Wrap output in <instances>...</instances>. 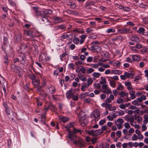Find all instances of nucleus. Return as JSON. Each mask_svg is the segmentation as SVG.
Listing matches in <instances>:
<instances>
[{
	"label": "nucleus",
	"mask_w": 148,
	"mask_h": 148,
	"mask_svg": "<svg viewBox=\"0 0 148 148\" xmlns=\"http://www.w3.org/2000/svg\"><path fill=\"white\" fill-rule=\"evenodd\" d=\"M82 130L79 129H77L75 128H73V131L71 132L69 131L68 133V137L71 140H74V138L77 137L76 134L77 133H81Z\"/></svg>",
	"instance_id": "nucleus-1"
},
{
	"label": "nucleus",
	"mask_w": 148,
	"mask_h": 148,
	"mask_svg": "<svg viewBox=\"0 0 148 148\" xmlns=\"http://www.w3.org/2000/svg\"><path fill=\"white\" fill-rule=\"evenodd\" d=\"M87 47L90 50L94 52H99L101 50V47L98 45H94L89 46V45H88Z\"/></svg>",
	"instance_id": "nucleus-2"
},
{
	"label": "nucleus",
	"mask_w": 148,
	"mask_h": 148,
	"mask_svg": "<svg viewBox=\"0 0 148 148\" xmlns=\"http://www.w3.org/2000/svg\"><path fill=\"white\" fill-rule=\"evenodd\" d=\"M73 140V143L76 145L77 144L79 145L80 147H82L84 146V143L83 142L81 138H79L77 140H75L74 138Z\"/></svg>",
	"instance_id": "nucleus-3"
},
{
	"label": "nucleus",
	"mask_w": 148,
	"mask_h": 148,
	"mask_svg": "<svg viewBox=\"0 0 148 148\" xmlns=\"http://www.w3.org/2000/svg\"><path fill=\"white\" fill-rule=\"evenodd\" d=\"M100 130H92L89 132V134L90 135H93L95 136H97L98 135H100L103 133L102 131L99 132Z\"/></svg>",
	"instance_id": "nucleus-4"
},
{
	"label": "nucleus",
	"mask_w": 148,
	"mask_h": 148,
	"mask_svg": "<svg viewBox=\"0 0 148 148\" xmlns=\"http://www.w3.org/2000/svg\"><path fill=\"white\" fill-rule=\"evenodd\" d=\"M121 33L122 34H128L131 33L132 30L129 28H125L121 30Z\"/></svg>",
	"instance_id": "nucleus-5"
},
{
	"label": "nucleus",
	"mask_w": 148,
	"mask_h": 148,
	"mask_svg": "<svg viewBox=\"0 0 148 148\" xmlns=\"http://www.w3.org/2000/svg\"><path fill=\"white\" fill-rule=\"evenodd\" d=\"M73 94L74 93L71 90L67 91L66 93V98L69 99L71 98Z\"/></svg>",
	"instance_id": "nucleus-6"
},
{
	"label": "nucleus",
	"mask_w": 148,
	"mask_h": 148,
	"mask_svg": "<svg viewBox=\"0 0 148 148\" xmlns=\"http://www.w3.org/2000/svg\"><path fill=\"white\" fill-rule=\"evenodd\" d=\"M130 40L133 41L138 43L140 42V39L138 37L132 36L130 38Z\"/></svg>",
	"instance_id": "nucleus-7"
},
{
	"label": "nucleus",
	"mask_w": 148,
	"mask_h": 148,
	"mask_svg": "<svg viewBox=\"0 0 148 148\" xmlns=\"http://www.w3.org/2000/svg\"><path fill=\"white\" fill-rule=\"evenodd\" d=\"M123 37L121 36H117L115 38H112L111 40L112 42H114L115 41L117 40L121 41L122 40Z\"/></svg>",
	"instance_id": "nucleus-8"
},
{
	"label": "nucleus",
	"mask_w": 148,
	"mask_h": 148,
	"mask_svg": "<svg viewBox=\"0 0 148 148\" xmlns=\"http://www.w3.org/2000/svg\"><path fill=\"white\" fill-rule=\"evenodd\" d=\"M60 121H62L65 123L69 120V119L68 117H66L64 116H60L59 118Z\"/></svg>",
	"instance_id": "nucleus-9"
},
{
	"label": "nucleus",
	"mask_w": 148,
	"mask_h": 148,
	"mask_svg": "<svg viewBox=\"0 0 148 148\" xmlns=\"http://www.w3.org/2000/svg\"><path fill=\"white\" fill-rule=\"evenodd\" d=\"M124 74L127 78H130L131 76H133L134 75V73L131 71H129V72H125Z\"/></svg>",
	"instance_id": "nucleus-10"
},
{
	"label": "nucleus",
	"mask_w": 148,
	"mask_h": 148,
	"mask_svg": "<svg viewBox=\"0 0 148 148\" xmlns=\"http://www.w3.org/2000/svg\"><path fill=\"white\" fill-rule=\"evenodd\" d=\"M25 34L27 36L32 38H33L34 37V36L33 35V31L31 30L27 31L25 32Z\"/></svg>",
	"instance_id": "nucleus-11"
},
{
	"label": "nucleus",
	"mask_w": 148,
	"mask_h": 148,
	"mask_svg": "<svg viewBox=\"0 0 148 148\" xmlns=\"http://www.w3.org/2000/svg\"><path fill=\"white\" fill-rule=\"evenodd\" d=\"M94 2L93 1L89 2L88 3H86L85 7L86 8L88 9H91V7L90 5L94 4Z\"/></svg>",
	"instance_id": "nucleus-12"
},
{
	"label": "nucleus",
	"mask_w": 148,
	"mask_h": 148,
	"mask_svg": "<svg viewBox=\"0 0 148 148\" xmlns=\"http://www.w3.org/2000/svg\"><path fill=\"white\" fill-rule=\"evenodd\" d=\"M122 73L121 71L119 70H112L111 71V74H114L119 75Z\"/></svg>",
	"instance_id": "nucleus-13"
},
{
	"label": "nucleus",
	"mask_w": 148,
	"mask_h": 148,
	"mask_svg": "<svg viewBox=\"0 0 148 148\" xmlns=\"http://www.w3.org/2000/svg\"><path fill=\"white\" fill-rule=\"evenodd\" d=\"M78 76L81 80L84 82L86 81L87 80L86 78L84 77L83 75L81 73L79 74L78 75Z\"/></svg>",
	"instance_id": "nucleus-14"
},
{
	"label": "nucleus",
	"mask_w": 148,
	"mask_h": 148,
	"mask_svg": "<svg viewBox=\"0 0 148 148\" xmlns=\"http://www.w3.org/2000/svg\"><path fill=\"white\" fill-rule=\"evenodd\" d=\"M22 35L20 34H18L15 35L14 37L15 39L17 42H18L20 40L21 37Z\"/></svg>",
	"instance_id": "nucleus-15"
},
{
	"label": "nucleus",
	"mask_w": 148,
	"mask_h": 148,
	"mask_svg": "<svg viewBox=\"0 0 148 148\" xmlns=\"http://www.w3.org/2000/svg\"><path fill=\"white\" fill-rule=\"evenodd\" d=\"M113 108L112 109V107L111 105L108 103V105H107L106 109V108H108V110L110 111H112L116 110V108L115 106H113Z\"/></svg>",
	"instance_id": "nucleus-16"
},
{
	"label": "nucleus",
	"mask_w": 148,
	"mask_h": 148,
	"mask_svg": "<svg viewBox=\"0 0 148 148\" xmlns=\"http://www.w3.org/2000/svg\"><path fill=\"white\" fill-rule=\"evenodd\" d=\"M84 85L82 86L81 88V90L83 91H84L86 90V88H88L89 86L86 84V83H83Z\"/></svg>",
	"instance_id": "nucleus-17"
},
{
	"label": "nucleus",
	"mask_w": 148,
	"mask_h": 148,
	"mask_svg": "<svg viewBox=\"0 0 148 148\" xmlns=\"http://www.w3.org/2000/svg\"><path fill=\"white\" fill-rule=\"evenodd\" d=\"M53 19L55 21H57L58 22H61L63 21L62 18L61 17L54 16L53 17Z\"/></svg>",
	"instance_id": "nucleus-18"
},
{
	"label": "nucleus",
	"mask_w": 148,
	"mask_h": 148,
	"mask_svg": "<svg viewBox=\"0 0 148 148\" xmlns=\"http://www.w3.org/2000/svg\"><path fill=\"white\" fill-rule=\"evenodd\" d=\"M32 84L35 86H38L40 84V82L38 80L36 79H34L32 81Z\"/></svg>",
	"instance_id": "nucleus-19"
},
{
	"label": "nucleus",
	"mask_w": 148,
	"mask_h": 148,
	"mask_svg": "<svg viewBox=\"0 0 148 148\" xmlns=\"http://www.w3.org/2000/svg\"><path fill=\"white\" fill-rule=\"evenodd\" d=\"M56 29H60L61 30H65L66 29L65 26L63 25H61L58 26H56Z\"/></svg>",
	"instance_id": "nucleus-20"
},
{
	"label": "nucleus",
	"mask_w": 148,
	"mask_h": 148,
	"mask_svg": "<svg viewBox=\"0 0 148 148\" xmlns=\"http://www.w3.org/2000/svg\"><path fill=\"white\" fill-rule=\"evenodd\" d=\"M101 56L105 58H108L109 57V53L106 51H103L101 52Z\"/></svg>",
	"instance_id": "nucleus-21"
},
{
	"label": "nucleus",
	"mask_w": 148,
	"mask_h": 148,
	"mask_svg": "<svg viewBox=\"0 0 148 148\" xmlns=\"http://www.w3.org/2000/svg\"><path fill=\"white\" fill-rule=\"evenodd\" d=\"M4 62L6 64H8L9 63L8 57V56L6 55L4 56Z\"/></svg>",
	"instance_id": "nucleus-22"
},
{
	"label": "nucleus",
	"mask_w": 148,
	"mask_h": 148,
	"mask_svg": "<svg viewBox=\"0 0 148 148\" xmlns=\"http://www.w3.org/2000/svg\"><path fill=\"white\" fill-rule=\"evenodd\" d=\"M135 92L134 91H132L129 92V94L131 95V97L132 99H134L136 97L135 95Z\"/></svg>",
	"instance_id": "nucleus-23"
},
{
	"label": "nucleus",
	"mask_w": 148,
	"mask_h": 148,
	"mask_svg": "<svg viewBox=\"0 0 148 148\" xmlns=\"http://www.w3.org/2000/svg\"><path fill=\"white\" fill-rule=\"evenodd\" d=\"M132 59L134 61H138L140 60L139 56L137 55L133 56H132Z\"/></svg>",
	"instance_id": "nucleus-24"
},
{
	"label": "nucleus",
	"mask_w": 148,
	"mask_h": 148,
	"mask_svg": "<svg viewBox=\"0 0 148 148\" xmlns=\"http://www.w3.org/2000/svg\"><path fill=\"white\" fill-rule=\"evenodd\" d=\"M49 108L51 111H55L56 110L55 107L51 104H50L49 106Z\"/></svg>",
	"instance_id": "nucleus-25"
},
{
	"label": "nucleus",
	"mask_w": 148,
	"mask_h": 148,
	"mask_svg": "<svg viewBox=\"0 0 148 148\" xmlns=\"http://www.w3.org/2000/svg\"><path fill=\"white\" fill-rule=\"evenodd\" d=\"M110 86L113 88L115 87L116 86V84L114 80H111L110 82Z\"/></svg>",
	"instance_id": "nucleus-26"
},
{
	"label": "nucleus",
	"mask_w": 148,
	"mask_h": 148,
	"mask_svg": "<svg viewBox=\"0 0 148 148\" xmlns=\"http://www.w3.org/2000/svg\"><path fill=\"white\" fill-rule=\"evenodd\" d=\"M110 145L109 144L106 143L105 145L101 144V145H100L101 148H109Z\"/></svg>",
	"instance_id": "nucleus-27"
},
{
	"label": "nucleus",
	"mask_w": 148,
	"mask_h": 148,
	"mask_svg": "<svg viewBox=\"0 0 148 148\" xmlns=\"http://www.w3.org/2000/svg\"><path fill=\"white\" fill-rule=\"evenodd\" d=\"M11 67L12 68L14 69L15 70H17L18 71H20L19 69H20V67L17 65L15 64H13L12 65Z\"/></svg>",
	"instance_id": "nucleus-28"
},
{
	"label": "nucleus",
	"mask_w": 148,
	"mask_h": 148,
	"mask_svg": "<svg viewBox=\"0 0 148 148\" xmlns=\"http://www.w3.org/2000/svg\"><path fill=\"white\" fill-rule=\"evenodd\" d=\"M88 93L87 92H85L83 94H81L80 95V97L81 99H82L85 98V97L88 96Z\"/></svg>",
	"instance_id": "nucleus-29"
},
{
	"label": "nucleus",
	"mask_w": 148,
	"mask_h": 148,
	"mask_svg": "<svg viewBox=\"0 0 148 148\" xmlns=\"http://www.w3.org/2000/svg\"><path fill=\"white\" fill-rule=\"evenodd\" d=\"M101 79L102 80V81L100 82V83L101 84H103L106 83V79L104 77H102L101 78Z\"/></svg>",
	"instance_id": "nucleus-30"
},
{
	"label": "nucleus",
	"mask_w": 148,
	"mask_h": 148,
	"mask_svg": "<svg viewBox=\"0 0 148 148\" xmlns=\"http://www.w3.org/2000/svg\"><path fill=\"white\" fill-rule=\"evenodd\" d=\"M117 89L119 90H124L123 86L121 84H119Z\"/></svg>",
	"instance_id": "nucleus-31"
},
{
	"label": "nucleus",
	"mask_w": 148,
	"mask_h": 148,
	"mask_svg": "<svg viewBox=\"0 0 148 148\" xmlns=\"http://www.w3.org/2000/svg\"><path fill=\"white\" fill-rule=\"evenodd\" d=\"M29 77L32 80V81L36 79V76L33 74H29L28 75Z\"/></svg>",
	"instance_id": "nucleus-32"
},
{
	"label": "nucleus",
	"mask_w": 148,
	"mask_h": 148,
	"mask_svg": "<svg viewBox=\"0 0 148 148\" xmlns=\"http://www.w3.org/2000/svg\"><path fill=\"white\" fill-rule=\"evenodd\" d=\"M121 8L126 12H129L131 10V8L129 7H122Z\"/></svg>",
	"instance_id": "nucleus-33"
},
{
	"label": "nucleus",
	"mask_w": 148,
	"mask_h": 148,
	"mask_svg": "<svg viewBox=\"0 0 148 148\" xmlns=\"http://www.w3.org/2000/svg\"><path fill=\"white\" fill-rule=\"evenodd\" d=\"M93 82V81L91 78H90L88 79L87 82L88 83L87 85H89V86L90 85H91Z\"/></svg>",
	"instance_id": "nucleus-34"
},
{
	"label": "nucleus",
	"mask_w": 148,
	"mask_h": 148,
	"mask_svg": "<svg viewBox=\"0 0 148 148\" xmlns=\"http://www.w3.org/2000/svg\"><path fill=\"white\" fill-rule=\"evenodd\" d=\"M85 112L82 111H80L78 115L79 117L80 116L83 117V116H85Z\"/></svg>",
	"instance_id": "nucleus-35"
},
{
	"label": "nucleus",
	"mask_w": 148,
	"mask_h": 148,
	"mask_svg": "<svg viewBox=\"0 0 148 148\" xmlns=\"http://www.w3.org/2000/svg\"><path fill=\"white\" fill-rule=\"evenodd\" d=\"M115 31V29L112 28H110L108 29L106 31V32L107 33H110L111 32H114Z\"/></svg>",
	"instance_id": "nucleus-36"
},
{
	"label": "nucleus",
	"mask_w": 148,
	"mask_h": 148,
	"mask_svg": "<svg viewBox=\"0 0 148 148\" xmlns=\"http://www.w3.org/2000/svg\"><path fill=\"white\" fill-rule=\"evenodd\" d=\"M43 14V11H39L37 13L35 14V15L37 17H38L39 16H41Z\"/></svg>",
	"instance_id": "nucleus-37"
},
{
	"label": "nucleus",
	"mask_w": 148,
	"mask_h": 148,
	"mask_svg": "<svg viewBox=\"0 0 148 148\" xmlns=\"http://www.w3.org/2000/svg\"><path fill=\"white\" fill-rule=\"evenodd\" d=\"M116 112L118 113L117 115L118 116L121 115H123L125 114L124 112L122 110H121L119 111H117Z\"/></svg>",
	"instance_id": "nucleus-38"
},
{
	"label": "nucleus",
	"mask_w": 148,
	"mask_h": 148,
	"mask_svg": "<svg viewBox=\"0 0 148 148\" xmlns=\"http://www.w3.org/2000/svg\"><path fill=\"white\" fill-rule=\"evenodd\" d=\"M100 74L99 73L95 72L93 73V75L96 78H98L99 77Z\"/></svg>",
	"instance_id": "nucleus-39"
},
{
	"label": "nucleus",
	"mask_w": 148,
	"mask_h": 148,
	"mask_svg": "<svg viewBox=\"0 0 148 148\" xmlns=\"http://www.w3.org/2000/svg\"><path fill=\"white\" fill-rule=\"evenodd\" d=\"M43 16H48L49 13H48V12L47 10H45V11H43Z\"/></svg>",
	"instance_id": "nucleus-40"
},
{
	"label": "nucleus",
	"mask_w": 148,
	"mask_h": 148,
	"mask_svg": "<svg viewBox=\"0 0 148 148\" xmlns=\"http://www.w3.org/2000/svg\"><path fill=\"white\" fill-rule=\"evenodd\" d=\"M5 82V79L3 78L0 75V83L1 84H3Z\"/></svg>",
	"instance_id": "nucleus-41"
},
{
	"label": "nucleus",
	"mask_w": 148,
	"mask_h": 148,
	"mask_svg": "<svg viewBox=\"0 0 148 148\" xmlns=\"http://www.w3.org/2000/svg\"><path fill=\"white\" fill-rule=\"evenodd\" d=\"M143 118L145 119L143 121L144 123H145V121H146V123L148 122V116L147 114H145Z\"/></svg>",
	"instance_id": "nucleus-42"
},
{
	"label": "nucleus",
	"mask_w": 148,
	"mask_h": 148,
	"mask_svg": "<svg viewBox=\"0 0 148 148\" xmlns=\"http://www.w3.org/2000/svg\"><path fill=\"white\" fill-rule=\"evenodd\" d=\"M72 99L74 101H77L78 99V97L77 95H73V97H72Z\"/></svg>",
	"instance_id": "nucleus-43"
},
{
	"label": "nucleus",
	"mask_w": 148,
	"mask_h": 148,
	"mask_svg": "<svg viewBox=\"0 0 148 148\" xmlns=\"http://www.w3.org/2000/svg\"><path fill=\"white\" fill-rule=\"evenodd\" d=\"M145 31L144 28L143 27H140L138 30V33L141 34L142 33H143Z\"/></svg>",
	"instance_id": "nucleus-44"
},
{
	"label": "nucleus",
	"mask_w": 148,
	"mask_h": 148,
	"mask_svg": "<svg viewBox=\"0 0 148 148\" xmlns=\"http://www.w3.org/2000/svg\"><path fill=\"white\" fill-rule=\"evenodd\" d=\"M79 121L80 122H82L84 120L86 119V117L85 116L83 117L80 116L79 117Z\"/></svg>",
	"instance_id": "nucleus-45"
},
{
	"label": "nucleus",
	"mask_w": 148,
	"mask_h": 148,
	"mask_svg": "<svg viewBox=\"0 0 148 148\" xmlns=\"http://www.w3.org/2000/svg\"><path fill=\"white\" fill-rule=\"evenodd\" d=\"M20 62L21 64H24L25 63V60L24 58L23 57H22L20 60Z\"/></svg>",
	"instance_id": "nucleus-46"
},
{
	"label": "nucleus",
	"mask_w": 148,
	"mask_h": 148,
	"mask_svg": "<svg viewBox=\"0 0 148 148\" xmlns=\"http://www.w3.org/2000/svg\"><path fill=\"white\" fill-rule=\"evenodd\" d=\"M69 69L72 68L73 70H74L75 68V65L73 63H70L69 64Z\"/></svg>",
	"instance_id": "nucleus-47"
},
{
	"label": "nucleus",
	"mask_w": 148,
	"mask_h": 148,
	"mask_svg": "<svg viewBox=\"0 0 148 148\" xmlns=\"http://www.w3.org/2000/svg\"><path fill=\"white\" fill-rule=\"evenodd\" d=\"M126 120L129 121L130 123H133L134 122V118L133 117H131L130 119L128 118V119H127Z\"/></svg>",
	"instance_id": "nucleus-48"
},
{
	"label": "nucleus",
	"mask_w": 148,
	"mask_h": 148,
	"mask_svg": "<svg viewBox=\"0 0 148 148\" xmlns=\"http://www.w3.org/2000/svg\"><path fill=\"white\" fill-rule=\"evenodd\" d=\"M94 70L91 68H90L87 71V73H91L94 71Z\"/></svg>",
	"instance_id": "nucleus-49"
},
{
	"label": "nucleus",
	"mask_w": 148,
	"mask_h": 148,
	"mask_svg": "<svg viewBox=\"0 0 148 148\" xmlns=\"http://www.w3.org/2000/svg\"><path fill=\"white\" fill-rule=\"evenodd\" d=\"M119 95H120L122 97H123L125 96L126 93H125L124 91H121L119 93Z\"/></svg>",
	"instance_id": "nucleus-50"
},
{
	"label": "nucleus",
	"mask_w": 148,
	"mask_h": 148,
	"mask_svg": "<svg viewBox=\"0 0 148 148\" xmlns=\"http://www.w3.org/2000/svg\"><path fill=\"white\" fill-rule=\"evenodd\" d=\"M124 125L126 129H129L130 127V126L129 125L128 123H125Z\"/></svg>",
	"instance_id": "nucleus-51"
},
{
	"label": "nucleus",
	"mask_w": 148,
	"mask_h": 148,
	"mask_svg": "<svg viewBox=\"0 0 148 148\" xmlns=\"http://www.w3.org/2000/svg\"><path fill=\"white\" fill-rule=\"evenodd\" d=\"M91 66L96 69L99 66V64H91L90 65Z\"/></svg>",
	"instance_id": "nucleus-52"
},
{
	"label": "nucleus",
	"mask_w": 148,
	"mask_h": 148,
	"mask_svg": "<svg viewBox=\"0 0 148 148\" xmlns=\"http://www.w3.org/2000/svg\"><path fill=\"white\" fill-rule=\"evenodd\" d=\"M29 84H26L24 86V89L26 90H29Z\"/></svg>",
	"instance_id": "nucleus-53"
},
{
	"label": "nucleus",
	"mask_w": 148,
	"mask_h": 148,
	"mask_svg": "<svg viewBox=\"0 0 148 148\" xmlns=\"http://www.w3.org/2000/svg\"><path fill=\"white\" fill-rule=\"evenodd\" d=\"M79 42V38H76L73 40V42L75 44H77Z\"/></svg>",
	"instance_id": "nucleus-54"
},
{
	"label": "nucleus",
	"mask_w": 148,
	"mask_h": 148,
	"mask_svg": "<svg viewBox=\"0 0 148 148\" xmlns=\"http://www.w3.org/2000/svg\"><path fill=\"white\" fill-rule=\"evenodd\" d=\"M107 126L106 125H105L104 126H103L101 128V131L100 130V131H99V132L102 131L103 133V131H104L106 130L107 129Z\"/></svg>",
	"instance_id": "nucleus-55"
},
{
	"label": "nucleus",
	"mask_w": 148,
	"mask_h": 148,
	"mask_svg": "<svg viewBox=\"0 0 148 148\" xmlns=\"http://www.w3.org/2000/svg\"><path fill=\"white\" fill-rule=\"evenodd\" d=\"M138 139V137L136 134H134L133 137L132 138V140H136Z\"/></svg>",
	"instance_id": "nucleus-56"
},
{
	"label": "nucleus",
	"mask_w": 148,
	"mask_h": 148,
	"mask_svg": "<svg viewBox=\"0 0 148 148\" xmlns=\"http://www.w3.org/2000/svg\"><path fill=\"white\" fill-rule=\"evenodd\" d=\"M124 102L123 100L121 99H118L117 100V103H121Z\"/></svg>",
	"instance_id": "nucleus-57"
},
{
	"label": "nucleus",
	"mask_w": 148,
	"mask_h": 148,
	"mask_svg": "<svg viewBox=\"0 0 148 148\" xmlns=\"http://www.w3.org/2000/svg\"><path fill=\"white\" fill-rule=\"evenodd\" d=\"M109 78L111 79H113L116 81H117L119 79L118 77L116 75L114 76L113 77H110Z\"/></svg>",
	"instance_id": "nucleus-58"
},
{
	"label": "nucleus",
	"mask_w": 148,
	"mask_h": 148,
	"mask_svg": "<svg viewBox=\"0 0 148 148\" xmlns=\"http://www.w3.org/2000/svg\"><path fill=\"white\" fill-rule=\"evenodd\" d=\"M143 46L140 44H137L136 46V47L138 49H140Z\"/></svg>",
	"instance_id": "nucleus-59"
},
{
	"label": "nucleus",
	"mask_w": 148,
	"mask_h": 148,
	"mask_svg": "<svg viewBox=\"0 0 148 148\" xmlns=\"http://www.w3.org/2000/svg\"><path fill=\"white\" fill-rule=\"evenodd\" d=\"M133 104L136 106H138L139 105L138 102L137 101L134 100L132 102Z\"/></svg>",
	"instance_id": "nucleus-60"
},
{
	"label": "nucleus",
	"mask_w": 148,
	"mask_h": 148,
	"mask_svg": "<svg viewBox=\"0 0 148 148\" xmlns=\"http://www.w3.org/2000/svg\"><path fill=\"white\" fill-rule=\"evenodd\" d=\"M6 114L7 115H8L10 114L9 108L8 107L5 108Z\"/></svg>",
	"instance_id": "nucleus-61"
},
{
	"label": "nucleus",
	"mask_w": 148,
	"mask_h": 148,
	"mask_svg": "<svg viewBox=\"0 0 148 148\" xmlns=\"http://www.w3.org/2000/svg\"><path fill=\"white\" fill-rule=\"evenodd\" d=\"M116 136L119 137H120L121 135V133L120 131H117L116 133Z\"/></svg>",
	"instance_id": "nucleus-62"
},
{
	"label": "nucleus",
	"mask_w": 148,
	"mask_h": 148,
	"mask_svg": "<svg viewBox=\"0 0 148 148\" xmlns=\"http://www.w3.org/2000/svg\"><path fill=\"white\" fill-rule=\"evenodd\" d=\"M91 141L93 144H94L97 141V138H92L91 139Z\"/></svg>",
	"instance_id": "nucleus-63"
},
{
	"label": "nucleus",
	"mask_w": 148,
	"mask_h": 148,
	"mask_svg": "<svg viewBox=\"0 0 148 148\" xmlns=\"http://www.w3.org/2000/svg\"><path fill=\"white\" fill-rule=\"evenodd\" d=\"M69 5H70L71 8L72 9H74L76 7V5L74 3H71L70 4H69Z\"/></svg>",
	"instance_id": "nucleus-64"
}]
</instances>
